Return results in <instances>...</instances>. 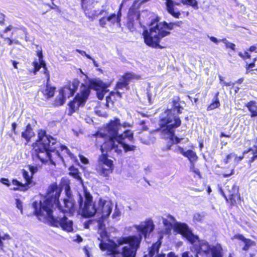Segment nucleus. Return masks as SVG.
Returning a JSON list of instances; mask_svg holds the SVG:
<instances>
[{"label": "nucleus", "instance_id": "obj_51", "mask_svg": "<svg viewBox=\"0 0 257 257\" xmlns=\"http://www.w3.org/2000/svg\"><path fill=\"white\" fill-rule=\"evenodd\" d=\"M105 93V92H104V90H102L100 92H98L97 93L98 98L100 100H102L104 97Z\"/></svg>", "mask_w": 257, "mask_h": 257}, {"label": "nucleus", "instance_id": "obj_53", "mask_svg": "<svg viewBox=\"0 0 257 257\" xmlns=\"http://www.w3.org/2000/svg\"><path fill=\"white\" fill-rule=\"evenodd\" d=\"M208 37L209 38L210 40L214 42V43L217 44L219 42H221V40H218L216 38L214 37H209L208 36Z\"/></svg>", "mask_w": 257, "mask_h": 257}, {"label": "nucleus", "instance_id": "obj_21", "mask_svg": "<svg viewBox=\"0 0 257 257\" xmlns=\"http://www.w3.org/2000/svg\"><path fill=\"white\" fill-rule=\"evenodd\" d=\"M161 245L160 242H156L153 244L149 250V255L150 257H165V254H158L159 248Z\"/></svg>", "mask_w": 257, "mask_h": 257}, {"label": "nucleus", "instance_id": "obj_1", "mask_svg": "<svg viewBox=\"0 0 257 257\" xmlns=\"http://www.w3.org/2000/svg\"><path fill=\"white\" fill-rule=\"evenodd\" d=\"M113 204L110 200L100 198L97 201V239L100 241L99 246L101 250L106 251L107 255L111 257H136L137 251L140 248L142 236L141 234L127 236L108 238L105 231V223L112 209Z\"/></svg>", "mask_w": 257, "mask_h": 257}, {"label": "nucleus", "instance_id": "obj_3", "mask_svg": "<svg viewBox=\"0 0 257 257\" xmlns=\"http://www.w3.org/2000/svg\"><path fill=\"white\" fill-rule=\"evenodd\" d=\"M50 203L47 201H40V203L34 202L33 207L36 214L44 219L47 220L51 225L57 227H61L63 230L67 232L73 231V222L66 217L63 212L58 213L60 208L58 207L52 210L48 208V205Z\"/></svg>", "mask_w": 257, "mask_h": 257}, {"label": "nucleus", "instance_id": "obj_47", "mask_svg": "<svg viewBox=\"0 0 257 257\" xmlns=\"http://www.w3.org/2000/svg\"><path fill=\"white\" fill-rule=\"evenodd\" d=\"M0 182L4 185H7L8 187L11 186V184L9 182V180L6 178H1Z\"/></svg>", "mask_w": 257, "mask_h": 257}, {"label": "nucleus", "instance_id": "obj_19", "mask_svg": "<svg viewBox=\"0 0 257 257\" xmlns=\"http://www.w3.org/2000/svg\"><path fill=\"white\" fill-rule=\"evenodd\" d=\"M113 169V164L109 166L98 165L96 168L97 172L99 175L104 177L108 176L112 172Z\"/></svg>", "mask_w": 257, "mask_h": 257}, {"label": "nucleus", "instance_id": "obj_24", "mask_svg": "<svg viewBox=\"0 0 257 257\" xmlns=\"http://www.w3.org/2000/svg\"><path fill=\"white\" fill-rule=\"evenodd\" d=\"M34 135L35 134L30 125L27 126L25 131L22 134V137L26 139L27 142H29L30 139L34 137Z\"/></svg>", "mask_w": 257, "mask_h": 257}, {"label": "nucleus", "instance_id": "obj_9", "mask_svg": "<svg viewBox=\"0 0 257 257\" xmlns=\"http://www.w3.org/2000/svg\"><path fill=\"white\" fill-rule=\"evenodd\" d=\"M78 203L82 215L86 217L97 214V201H92V196L84 188L83 196L79 195Z\"/></svg>", "mask_w": 257, "mask_h": 257}, {"label": "nucleus", "instance_id": "obj_52", "mask_svg": "<svg viewBox=\"0 0 257 257\" xmlns=\"http://www.w3.org/2000/svg\"><path fill=\"white\" fill-rule=\"evenodd\" d=\"M120 215V212L116 209L114 210L112 214V218L114 219H117Z\"/></svg>", "mask_w": 257, "mask_h": 257}, {"label": "nucleus", "instance_id": "obj_54", "mask_svg": "<svg viewBox=\"0 0 257 257\" xmlns=\"http://www.w3.org/2000/svg\"><path fill=\"white\" fill-rule=\"evenodd\" d=\"M11 239L10 236L8 234H5L3 236H1V239L2 240H9Z\"/></svg>", "mask_w": 257, "mask_h": 257}, {"label": "nucleus", "instance_id": "obj_60", "mask_svg": "<svg viewBox=\"0 0 257 257\" xmlns=\"http://www.w3.org/2000/svg\"><path fill=\"white\" fill-rule=\"evenodd\" d=\"M76 239H75V241H77L78 242H80L82 241V237L79 235H77Z\"/></svg>", "mask_w": 257, "mask_h": 257}, {"label": "nucleus", "instance_id": "obj_5", "mask_svg": "<svg viewBox=\"0 0 257 257\" xmlns=\"http://www.w3.org/2000/svg\"><path fill=\"white\" fill-rule=\"evenodd\" d=\"M177 229L191 244L195 246L197 254L206 257H221L222 248L220 244L211 246L207 241L199 240L197 236L194 235L185 223H179Z\"/></svg>", "mask_w": 257, "mask_h": 257}, {"label": "nucleus", "instance_id": "obj_12", "mask_svg": "<svg viewBox=\"0 0 257 257\" xmlns=\"http://www.w3.org/2000/svg\"><path fill=\"white\" fill-rule=\"evenodd\" d=\"M89 87L84 85L81 87L80 93L76 96L73 101L69 103L70 108L73 111H75L80 106L84 105L89 94Z\"/></svg>", "mask_w": 257, "mask_h": 257}, {"label": "nucleus", "instance_id": "obj_8", "mask_svg": "<svg viewBox=\"0 0 257 257\" xmlns=\"http://www.w3.org/2000/svg\"><path fill=\"white\" fill-rule=\"evenodd\" d=\"M133 132L130 130L125 131L123 133L118 135L115 140L105 141L102 148V150L105 148L114 150V153H115L117 155L121 154L122 149L124 150L125 152L134 151L136 147L134 145H127L125 142L126 140L133 142Z\"/></svg>", "mask_w": 257, "mask_h": 257}, {"label": "nucleus", "instance_id": "obj_31", "mask_svg": "<svg viewBox=\"0 0 257 257\" xmlns=\"http://www.w3.org/2000/svg\"><path fill=\"white\" fill-rule=\"evenodd\" d=\"M156 96L155 88L153 87H149L147 89V96L150 103H153V100Z\"/></svg>", "mask_w": 257, "mask_h": 257}, {"label": "nucleus", "instance_id": "obj_63", "mask_svg": "<svg viewBox=\"0 0 257 257\" xmlns=\"http://www.w3.org/2000/svg\"><path fill=\"white\" fill-rule=\"evenodd\" d=\"M12 63L14 67L16 69L18 68L17 64H18V62L15 61H12Z\"/></svg>", "mask_w": 257, "mask_h": 257}, {"label": "nucleus", "instance_id": "obj_37", "mask_svg": "<svg viewBox=\"0 0 257 257\" xmlns=\"http://www.w3.org/2000/svg\"><path fill=\"white\" fill-rule=\"evenodd\" d=\"M163 223L166 228L169 230H170L171 228L173 227V224L172 223V222L169 221L168 218H163Z\"/></svg>", "mask_w": 257, "mask_h": 257}, {"label": "nucleus", "instance_id": "obj_6", "mask_svg": "<svg viewBox=\"0 0 257 257\" xmlns=\"http://www.w3.org/2000/svg\"><path fill=\"white\" fill-rule=\"evenodd\" d=\"M170 34L167 22L155 20L151 23L149 30L144 31L143 36L145 43L149 46L155 48H162L163 47L159 45L161 40Z\"/></svg>", "mask_w": 257, "mask_h": 257}, {"label": "nucleus", "instance_id": "obj_57", "mask_svg": "<svg viewBox=\"0 0 257 257\" xmlns=\"http://www.w3.org/2000/svg\"><path fill=\"white\" fill-rule=\"evenodd\" d=\"M192 164V167H191V169H192L193 171L196 174H198L199 175V170L197 169H194V165H193V164Z\"/></svg>", "mask_w": 257, "mask_h": 257}, {"label": "nucleus", "instance_id": "obj_14", "mask_svg": "<svg viewBox=\"0 0 257 257\" xmlns=\"http://www.w3.org/2000/svg\"><path fill=\"white\" fill-rule=\"evenodd\" d=\"M135 227L140 233L146 237L147 234L153 230L154 224L153 220L149 219L142 222L140 225H136Z\"/></svg>", "mask_w": 257, "mask_h": 257}, {"label": "nucleus", "instance_id": "obj_36", "mask_svg": "<svg viewBox=\"0 0 257 257\" xmlns=\"http://www.w3.org/2000/svg\"><path fill=\"white\" fill-rule=\"evenodd\" d=\"M221 42L225 44L227 48H230L232 50H235V45L233 43L229 42L225 38L221 39Z\"/></svg>", "mask_w": 257, "mask_h": 257}, {"label": "nucleus", "instance_id": "obj_48", "mask_svg": "<svg viewBox=\"0 0 257 257\" xmlns=\"http://www.w3.org/2000/svg\"><path fill=\"white\" fill-rule=\"evenodd\" d=\"M81 162L84 164H88L89 163L88 160L82 155L79 156Z\"/></svg>", "mask_w": 257, "mask_h": 257}, {"label": "nucleus", "instance_id": "obj_59", "mask_svg": "<svg viewBox=\"0 0 257 257\" xmlns=\"http://www.w3.org/2000/svg\"><path fill=\"white\" fill-rule=\"evenodd\" d=\"M76 51L78 52L81 55L84 56L85 55H86V53L84 51L77 49Z\"/></svg>", "mask_w": 257, "mask_h": 257}, {"label": "nucleus", "instance_id": "obj_15", "mask_svg": "<svg viewBox=\"0 0 257 257\" xmlns=\"http://www.w3.org/2000/svg\"><path fill=\"white\" fill-rule=\"evenodd\" d=\"M37 56L39 57V62L34 61L33 65L34 66V73L38 71L41 67L43 68L44 75H45L48 81L50 80V76L49 72L46 68V64L44 61L42 59L43 54L41 51H37Z\"/></svg>", "mask_w": 257, "mask_h": 257}, {"label": "nucleus", "instance_id": "obj_7", "mask_svg": "<svg viewBox=\"0 0 257 257\" xmlns=\"http://www.w3.org/2000/svg\"><path fill=\"white\" fill-rule=\"evenodd\" d=\"M61 192V188L56 184H53L50 185L47 191L46 198L43 201H48L50 205H48V208L54 210L55 208L59 207L60 210L58 213L63 212L64 214L66 212H73L74 210V203L71 198L65 199L64 204L65 208L62 209L59 206V198Z\"/></svg>", "mask_w": 257, "mask_h": 257}, {"label": "nucleus", "instance_id": "obj_11", "mask_svg": "<svg viewBox=\"0 0 257 257\" xmlns=\"http://www.w3.org/2000/svg\"><path fill=\"white\" fill-rule=\"evenodd\" d=\"M79 82L77 80H74L68 85L61 89L59 91L58 100H56L57 105H62L66 98L72 96L78 88Z\"/></svg>", "mask_w": 257, "mask_h": 257}, {"label": "nucleus", "instance_id": "obj_2", "mask_svg": "<svg viewBox=\"0 0 257 257\" xmlns=\"http://www.w3.org/2000/svg\"><path fill=\"white\" fill-rule=\"evenodd\" d=\"M38 139L33 145L36 157L42 163L55 165L56 163L63 161V156H68L71 159L73 155L65 146L60 145L56 140L46 135L44 130L38 133Z\"/></svg>", "mask_w": 257, "mask_h": 257}, {"label": "nucleus", "instance_id": "obj_64", "mask_svg": "<svg viewBox=\"0 0 257 257\" xmlns=\"http://www.w3.org/2000/svg\"><path fill=\"white\" fill-rule=\"evenodd\" d=\"M84 249L85 253L86 255L87 256V257H90V255L89 253L88 250L85 248Z\"/></svg>", "mask_w": 257, "mask_h": 257}, {"label": "nucleus", "instance_id": "obj_27", "mask_svg": "<svg viewBox=\"0 0 257 257\" xmlns=\"http://www.w3.org/2000/svg\"><path fill=\"white\" fill-rule=\"evenodd\" d=\"M11 185L14 186L13 187H11V189L14 190H27V188L24 184L20 182L17 180H13Z\"/></svg>", "mask_w": 257, "mask_h": 257}, {"label": "nucleus", "instance_id": "obj_42", "mask_svg": "<svg viewBox=\"0 0 257 257\" xmlns=\"http://www.w3.org/2000/svg\"><path fill=\"white\" fill-rule=\"evenodd\" d=\"M219 79L220 81V83L222 85V86H223L224 85L229 86L233 85V84L231 83L230 82H226L225 81H224V78L220 75L219 76Z\"/></svg>", "mask_w": 257, "mask_h": 257}, {"label": "nucleus", "instance_id": "obj_33", "mask_svg": "<svg viewBox=\"0 0 257 257\" xmlns=\"http://www.w3.org/2000/svg\"><path fill=\"white\" fill-rule=\"evenodd\" d=\"M23 177L25 180V185L27 187L31 182L32 176L29 174V173L25 170L22 171Z\"/></svg>", "mask_w": 257, "mask_h": 257}, {"label": "nucleus", "instance_id": "obj_39", "mask_svg": "<svg viewBox=\"0 0 257 257\" xmlns=\"http://www.w3.org/2000/svg\"><path fill=\"white\" fill-rule=\"evenodd\" d=\"M114 95H116L119 97H121V93L117 91L116 93L114 92H111L109 94V95L106 97L107 103H108L110 101H112L111 97L113 96Z\"/></svg>", "mask_w": 257, "mask_h": 257}, {"label": "nucleus", "instance_id": "obj_50", "mask_svg": "<svg viewBox=\"0 0 257 257\" xmlns=\"http://www.w3.org/2000/svg\"><path fill=\"white\" fill-rule=\"evenodd\" d=\"M182 257H198L197 254H195L194 256H193L189 252L186 251L182 254Z\"/></svg>", "mask_w": 257, "mask_h": 257}, {"label": "nucleus", "instance_id": "obj_13", "mask_svg": "<svg viewBox=\"0 0 257 257\" xmlns=\"http://www.w3.org/2000/svg\"><path fill=\"white\" fill-rule=\"evenodd\" d=\"M141 78L140 75L135 74L134 73H127L119 79L116 87L117 89H127L128 85L130 81L134 80H139Z\"/></svg>", "mask_w": 257, "mask_h": 257}, {"label": "nucleus", "instance_id": "obj_62", "mask_svg": "<svg viewBox=\"0 0 257 257\" xmlns=\"http://www.w3.org/2000/svg\"><path fill=\"white\" fill-rule=\"evenodd\" d=\"M256 47L254 46H252L249 48L250 52H254L256 50Z\"/></svg>", "mask_w": 257, "mask_h": 257}, {"label": "nucleus", "instance_id": "obj_34", "mask_svg": "<svg viewBox=\"0 0 257 257\" xmlns=\"http://www.w3.org/2000/svg\"><path fill=\"white\" fill-rule=\"evenodd\" d=\"M167 149L172 150L174 152L181 154L182 155H184L185 152L183 148L180 147L179 146H168Z\"/></svg>", "mask_w": 257, "mask_h": 257}, {"label": "nucleus", "instance_id": "obj_38", "mask_svg": "<svg viewBox=\"0 0 257 257\" xmlns=\"http://www.w3.org/2000/svg\"><path fill=\"white\" fill-rule=\"evenodd\" d=\"M182 24V21H177L175 23H167V27H168V29H169V31H170V30H172L173 28H174V27L175 26H180Z\"/></svg>", "mask_w": 257, "mask_h": 257}, {"label": "nucleus", "instance_id": "obj_55", "mask_svg": "<svg viewBox=\"0 0 257 257\" xmlns=\"http://www.w3.org/2000/svg\"><path fill=\"white\" fill-rule=\"evenodd\" d=\"M235 238L238 239L239 240H242L243 241H244V240L246 239L244 237V236L240 234H237L235 235Z\"/></svg>", "mask_w": 257, "mask_h": 257}, {"label": "nucleus", "instance_id": "obj_18", "mask_svg": "<svg viewBox=\"0 0 257 257\" xmlns=\"http://www.w3.org/2000/svg\"><path fill=\"white\" fill-rule=\"evenodd\" d=\"M47 79V84L46 85L43 86L41 88L40 92L43 94L44 98L48 99L53 96L55 90V87L51 86L48 84V82Z\"/></svg>", "mask_w": 257, "mask_h": 257}, {"label": "nucleus", "instance_id": "obj_22", "mask_svg": "<svg viewBox=\"0 0 257 257\" xmlns=\"http://www.w3.org/2000/svg\"><path fill=\"white\" fill-rule=\"evenodd\" d=\"M245 106L250 112L251 118L257 117V103L255 101H250Z\"/></svg>", "mask_w": 257, "mask_h": 257}, {"label": "nucleus", "instance_id": "obj_43", "mask_svg": "<svg viewBox=\"0 0 257 257\" xmlns=\"http://www.w3.org/2000/svg\"><path fill=\"white\" fill-rule=\"evenodd\" d=\"M107 22H108L107 17H103L99 20V25L102 28L105 27Z\"/></svg>", "mask_w": 257, "mask_h": 257}, {"label": "nucleus", "instance_id": "obj_56", "mask_svg": "<svg viewBox=\"0 0 257 257\" xmlns=\"http://www.w3.org/2000/svg\"><path fill=\"white\" fill-rule=\"evenodd\" d=\"M233 173H234V169H232L231 170L230 173H224L223 174V176L224 177H229V176H231V175L233 174Z\"/></svg>", "mask_w": 257, "mask_h": 257}, {"label": "nucleus", "instance_id": "obj_61", "mask_svg": "<svg viewBox=\"0 0 257 257\" xmlns=\"http://www.w3.org/2000/svg\"><path fill=\"white\" fill-rule=\"evenodd\" d=\"M167 257H176V256L174 252H170L167 254Z\"/></svg>", "mask_w": 257, "mask_h": 257}, {"label": "nucleus", "instance_id": "obj_44", "mask_svg": "<svg viewBox=\"0 0 257 257\" xmlns=\"http://www.w3.org/2000/svg\"><path fill=\"white\" fill-rule=\"evenodd\" d=\"M39 167L38 166H34V165H29V170L31 172L32 175L36 173L39 169Z\"/></svg>", "mask_w": 257, "mask_h": 257}, {"label": "nucleus", "instance_id": "obj_17", "mask_svg": "<svg viewBox=\"0 0 257 257\" xmlns=\"http://www.w3.org/2000/svg\"><path fill=\"white\" fill-rule=\"evenodd\" d=\"M103 146V144L101 146L102 155L99 157L98 165H102L103 166H109L110 164H113V162L112 160L107 158L106 153L108 152H114V150L106 149V148L104 149V150H102V148Z\"/></svg>", "mask_w": 257, "mask_h": 257}, {"label": "nucleus", "instance_id": "obj_46", "mask_svg": "<svg viewBox=\"0 0 257 257\" xmlns=\"http://www.w3.org/2000/svg\"><path fill=\"white\" fill-rule=\"evenodd\" d=\"M18 29V28L14 27L13 26L10 25L8 27L6 28V29L4 31V32L7 33L8 32H9L10 31L13 30V33H12V34H13L14 33V32L16 31V30H17Z\"/></svg>", "mask_w": 257, "mask_h": 257}, {"label": "nucleus", "instance_id": "obj_40", "mask_svg": "<svg viewBox=\"0 0 257 257\" xmlns=\"http://www.w3.org/2000/svg\"><path fill=\"white\" fill-rule=\"evenodd\" d=\"M167 218L169 219V221L172 222V223L174 225V227L175 228V230L178 232H179V233H180L181 234V233L179 231V230L176 228L177 225L178 224H179V223H175V219L174 217L173 216H172V215H167Z\"/></svg>", "mask_w": 257, "mask_h": 257}, {"label": "nucleus", "instance_id": "obj_32", "mask_svg": "<svg viewBox=\"0 0 257 257\" xmlns=\"http://www.w3.org/2000/svg\"><path fill=\"white\" fill-rule=\"evenodd\" d=\"M181 3L184 5L192 7L195 10L198 9V2L196 0H182Z\"/></svg>", "mask_w": 257, "mask_h": 257}, {"label": "nucleus", "instance_id": "obj_23", "mask_svg": "<svg viewBox=\"0 0 257 257\" xmlns=\"http://www.w3.org/2000/svg\"><path fill=\"white\" fill-rule=\"evenodd\" d=\"M121 13L119 9V12L117 14L113 13L107 17V22L110 24H115L116 23L117 25H120Z\"/></svg>", "mask_w": 257, "mask_h": 257}, {"label": "nucleus", "instance_id": "obj_26", "mask_svg": "<svg viewBox=\"0 0 257 257\" xmlns=\"http://www.w3.org/2000/svg\"><path fill=\"white\" fill-rule=\"evenodd\" d=\"M183 156L187 158L191 164H193V163L196 162L198 159V157L196 153L192 150H188L185 151Z\"/></svg>", "mask_w": 257, "mask_h": 257}, {"label": "nucleus", "instance_id": "obj_16", "mask_svg": "<svg viewBox=\"0 0 257 257\" xmlns=\"http://www.w3.org/2000/svg\"><path fill=\"white\" fill-rule=\"evenodd\" d=\"M140 14L138 12H134L130 10L128 13V22L127 23V27L131 31H133L135 29V26L137 24L141 25L139 21Z\"/></svg>", "mask_w": 257, "mask_h": 257}, {"label": "nucleus", "instance_id": "obj_35", "mask_svg": "<svg viewBox=\"0 0 257 257\" xmlns=\"http://www.w3.org/2000/svg\"><path fill=\"white\" fill-rule=\"evenodd\" d=\"M204 218V215L203 214L196 213L193 215V221L194 222L202 223Z\"/></svg>", "mask_w": 257, "mask_h": 257}, {"label": "nucleus", "instance_id": "obj_10", "mask_svg": "<svg viewBox=\"0 0 257 257\" xmlns=\"http://www.w3.org/2000/svg\"><path fill=\"white\" fill-rule=\"evenodd\" d=\"M130 126L127 122L121 123L120 120L115 118L107 124L104 130H100L96 134L97 139L99 137H106L108 138L107 141L115 140L118 135V131L121 127H126Z\"/></svg>", "mask_w": 257, "mask_h": 257}, {"label": "nucleus", "instance_id": "obj_41", "mask_svg": "<svg viewBox=\"0 0 257 257\" xmlns=\"http://www.w3.org/2000/svg\"><path fill=\"white\" fill-rule=\"evenodd\" d=\"M243 242L244 243L245 245L243 247V249L244 250H247L248 249L249 247L253 244V242L252 241L247 239L244 240V241H243Z\"/></svg>", "mask_w": 257, "mask_h": 257}, {"label": "nucleus", "instance_id": "obj_25", "mask_svg": "<svg viewBox=\"0 0 257 257\" xmlns=\"http://www.w3.org/2000/svg\"><path fill=\"white\" fill-rule=\"evenodd\" d=\"M84 13L86 17L88 18L93 20L96 16L102 15L104 12V10H101L99 13H98L95 10H89L84 8Z\"/></svg>", "mask_w": 257, "mask_h": 257}, {"label": "nucleus", "instance_id": "obj_20", "mask_svg": "<svg viewBox=\"0 0 257 257\" xmlns=\"http://www.w3.org/2000/svg\"><path fill=\"white\" fill-rule=\"evenodd\" d=\"M168 12L175 18H179L181 15L180 12L175 11L174 2L172 0H166L165 3Z\"/></svg>", "mask_w": 257, "mask_h": 257}, {"label": "nucleus", "instance_id": "obj_45", "mask_svg": "<svg viewBox=\"0 0 257 257\" xmlns=\"http://www.w3.org/2000/svg\"><path fill=\"white\" fill-rule=\"evenodd\" d=\"M16 204L17 207L20 210L21 213H23V204L22 201L19 199L16 200Z\"/></svg>", "mask_w": 257, "mask_h": 257}, {"label": "nucleus", "instance_id": "obj_49", "mask_svg": "<svg viewBox=\"0 0 257 257\" xmlns=\"http://www.w3.org/2000/svg\"><path fill=\"white\" fill-rule=\"evenodd\" d=\"M238 55L243 59H246L250 57V55L247 52H244L243 53L239 52Z\"/></svg>", "mask_w": 257, "mask_h": 257}, {"label": "nucleus", "instance_id": "obj_58", "mask_svg": "<svg viewBox=\"0 0 257 257\" xmlns=\"http://www.w3.org/2000/svg\"><path fill=\"white\" fill-rule=\"evenodd\" d=\"M233 155L232 154H230V155H227L226 159H224V160L225 164H227L228 160L230 158H231L232 157H233Z\"/></svg>", "mask_w": 257, "mask_h": 257}, {"label": "nucleus", "instance_id": "obj_28", "mask_svg": "<svg viewBox=\"0 0 257 257\" xmlns=\"http://www.w3.org/2000/svg\"><path fill=\"white\" fill-rule=\"evenodd\" d=\"M69 174L79 181L80 183L83 185L82 180L79 175V172L77 169L74 167H71L69 168Z\"/></svg>", "mask_w": 257, "mask_h": 257}, {"label": "nucleus", "instance_id": "obj_30", "mask_svg": "<svg viewBox=\"0 0 257 257\" xmlns=\"http://www.w3.org/2000/svg\"><path fill=\"white\" fill-rule=\"evenodd\" d=\"M219 93L217 92L214 98L213 102L208 106L207 110H213L216 108H218L220 106V102L218 98Z\"/></svg>", "mask_w": 257, "mask_h": 257}, {"label": "nucleus", "instance_id": "obj_4", "mask_svg": "<svg viewBox=\"0 0 257 257\" xmlns=\"http://www.w3.org/2000/svg\"><path fill=\"white\" fill-rule=\"evenodd\" d=\"M183 109L180 106L179 100L175 98L173 100V108L167 109L160 116V126L162 133L166 135L174 143L178 144L182 139L179 138L174 134V130L180 126L181 120L178 116Z\"/></svg>", "mask_w": 257, "mask_h": 257}, {"label": "nucleus", "instance_id": "obj_29", "mask_svg": "<svg viewBox=\"0 0 257 257\" xmlns=\"http://www.w3.org/2000/svg\"><path fill=\"white\" fill-rule=\"evenodd\" d=\"M257 71V58L254 59L253 62L248 64L246 67V73H250L251 75L255 74Z\"/></svg>", "mask_w": 257, "mask_h": 257}]
</instances>
